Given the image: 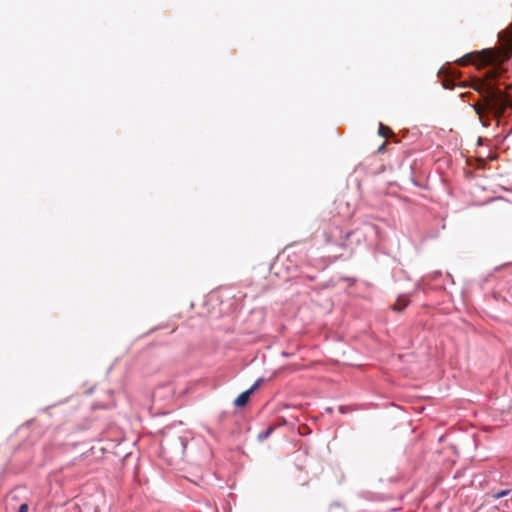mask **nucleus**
<instances>
[{
    "label": "nucleus",
    "instance_id": "obj_1",
    "mask_svg": "<svg viewBox=\"0 0 512 512\" xmlns=\"http://www.w3.org/2000/svg\"><path fill=\"white\" fill-rule=\"evenodd\" d=\"M499 75L498 68H490L481 78H474L469 85L482 96V102L472 105L474 111L480 120L485 111L493 114L494 118L500 119L508 107V93L501 91L497 86L492 84V80ZM464 87L468 86L463 84Z\"/></svg>",
    "mask_w": 512,
    "mask_h": 512
},
{
    "label": "nucleus",
    "instance_id": "obj_2",
    "mask_svg": "<svg viewBox=\"0 0 512 512\" xmlns=\"http://www.w3.org/2000/svg\"><path fill=\"white\" fill-rule=\"evenodd\" d=\"M502 46L504 57L509 59L512 56V23L498 35Z\"/></svg>",
    "mask_w": 512,
    "mask_h": 512
},
{
    "label": "nucleus",
    "instance_id": "obj_3",
    "mask_svg": "<svg viewBox=\"0 0 512 512\" xmlns=\"http://www.w3.org/2000/svg\"><path fill=\"white\" fill-rule=\"evenodd\" d=\"M493 57L490 53L483 51L480 54H467L463 58L459 60V64L464 66L469 62L479 63V64H488L492 62Z\"/></svg>",
    "mask_w": 512,
    "mask_h": 512
},
{
    "label": "nucleus",
    "instance_id": "obj_4",
    "mask_svg": "<svg viewBox=\"0 0 512 512\" xmlns=\"http://www.w3.org/2000/svg\"><path fill=\"white\" fill-rule=\"evenodd\" d=\"M252 394V390H246L244 392H242L235 400H234V405L236 407H244L248 401H249V398Z\"/></svg>",
    "mask_w": 512,
    "mask_h": 512
},
{
    "label": "nucleus",
    "instance_id": "obj_5",
    "mask_svg": "<svg viewBox=\"0 0 512 512\" xmlns=\"http://www.w3.org/2000/svg\"><path fill=\"white\" fill-rule=\"evenodd\" d=\"M378 134L382 137L387 138V137L393 135V131L388 126L380 123L379 128H378Z\"/></svg>",
    "mask_w": 512,
    "mask_h": 512
},
{
    "label": "nucleus",
    "instance_id": "obj_6",
    "mask_svg": "<svg viewBox=\"0 0 512 512\" xmlns=\"http://www.w3.org/2000/svg\"><path fill=\"white\" fill-rule=\"evenodd\" d=\"M407 304V300L398 299L397 303L394 304L393 309L400 312L407 306Z\"/></svg>",
    "mask_w": 512,
    "mask_h": 512
},
{
    "label": "nucleus",
    "instance_id": "obj_7",
    "mask_svg": "<svg viewBox=\"0 0 512 512\" xmlns=\"http://www.w3.org/2000/svg\"><path fill=\"white\" fill-rule=\"evenodd\" d=\"M509 493H510V490H502L500 492L494 493L492 495V497L495 499H499V498H502V497L508 495Z\"/></svg>",
    "mask_w": 512,
    "mask_h": 512
},
{
    "label": "nucleus",
    "instance_id": "obj_8",
    "mask_svg": "<svg viewBox=\"0 0 512 512\" xmlns=\"http://www.w3.org/2000/svg\"><path fill=\"white\" fill-rule=\"evenodd\" d=\"M18 512H28V504L27 503L21 504L18 508Z\"/></svg>",
    "mask_w": 512,
    "mask_h": 512
},
{
    "label": "nucleus",
    "instance_id": "obj_9",
    "mask_svg": "<svg viewBox=\"0 0 512 512\" xmlns=\"http://www.w3.org/2000/svg\"><path fill=\"white\" fill-rule=\"evenodd\" d=\"M386 145H387V142H384L379 148H378V152H384L385 148H386Z\"/></svg>",
    "mask_w": 512,
    "mask_h": 512
},
{
    "label": "nucleus",
    "instance_id": "obj_10",
    "mask_svg": "<svg viewBox=\"0 0 512 512\" xmlns=\"http://www.w3.org/2000/svg\"><path fill=\"white\" fill-rule=\"evenodd\" d=\"M259 381H257L249 390H252V393L258 388Z\"/></svg>",
    "mask_w": 512,
    "mask_h": 512
},
{
    "label": "nucleus",
    "instance_id": "obj_11",
    "mask_svg": "<svg viewBox=\"0 0 512 512\" xmlns=\"http://www.w3.org/2000/svg\"><path fill=\"white\" fill-rule=\"evenodd\" d=\"M272 431H273V427H269L268 430L265 432L264 437H268Z\"/></svg>",
    "mask_w": 512,
    "mask_h": 512
},
{
    "label": "nucleus",
    "instance_id": "obj_12",
    "mask_svg": "<svg viewBox=\"0 0 512 512\" xmlns=\"http://www.w3.org/2000/svg\"><path fill=\"white\" fill-rule=\"evenodd\" d=\"M508 107L512 108V98L510 99L509 94H508Z\"/></svg>",
    "mask_w": 512,
    "mask_h": 512
},
{
    "label": "nucleus",
    "instance_id": "obj_13",
    "mask_svg": "<svg viewBox=\"0 0 512 512\" xmlns=\"http://www.w3.org/2000/svg\"><path fill=\"white\" fill-rule=\"evenodd\" d=\"M470 93H465V94H462V97H466L468 96Z\"/></svg>",
    "mask_w": 512,
    "mask_h": 512
},
{
    "label": "nucleus",
    "instance_id": "obj_14",
    "mask_svg": "<svg viewBox=\"0 0 512 512\" xmlns=\"http://www.w3.org/2000/svg\"><path fill=\"white\" fill-rule=\"evenodd\" d=\"M12 499L16 500L17 499L16 495H12Z\"/></svg>",
    "mask_w": 512,
    "mask_h": 512
}]
</instances>
